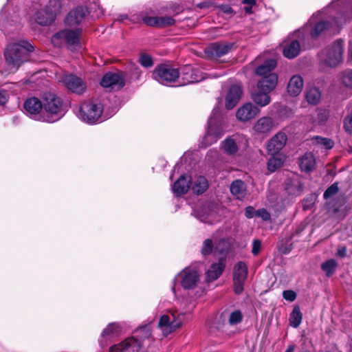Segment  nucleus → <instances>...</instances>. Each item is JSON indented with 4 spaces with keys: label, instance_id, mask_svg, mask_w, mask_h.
Instances as JSON below:
<instances>
[{
    "label": "nucleus",
    "instance_id": "nucleus-35",
    "mask_svg": "<svg viewBox=\"0 0 352 352\" xmlns=\"http://www.w3.org/2000/svg\"><path fill=\"white\" fill-rule=\"evenodd\" d=\"M276 66V61L275 59L269 58L256 69L255 73L256 75L263 77L269 74H274L272 71L274 69Z\"/></svg>",
    "mask_w": 352,
    "mask_h": 352
},
{
    "label": "nucleus",
    "instance_id": "nucleus-5",
    "mask_svg": "<svg viewBox=\"0 0 352 352\" xmlns=\"http://www.w3.org/2000/svg\"><path fill=\"white\" fill-rule=\"evenodd\" d=\"M44 113L38 119L41 122H54L63 116L62 101L54 94H45L43 98Z\"/></svg>",
    "mask_w": 352,
    "mask_h": 352
},
{
    "label": "nucleus",
    "instance_id": "nucleus-24",
    "mask_svg": "<svg viewBox=\"0 0 352 352\" xmlns=\"http://www.w3.org/2000/svg\"><path fill=\"white\" fill-rule=\"evenodd\" d=\"M242 94V90L239 85H232L228 90L225 99V105L228 109H231L236 106Z\"/></svg>",
    "mask_w": 352,
    "mask_h": 352
},
{
    "label": "nucleus",
    "instance_id": "nucleus-62",
    "mask_svg": "<svg viewBox=\"0 0 352 352\" xmlns=\"http://www.w3.org/2000/svg\"><path fill=\"white\" fill-rule=\"evenodd\" d=\"M287 190H288L289 193H292V194H298V192H300V189H298V190H297V191H298V192H294L292 190H291V189H290L289 188H288V187L287 188Z\"/></svg>",
    "mask_w": 352,
    "mask_h": 352
},
{
    "label": "nucleus",
    "instance_id": "nucleus-8",
    "mask_svg": "<svg viewBox=\"0 0 352 352\" xmlns=\"http://www.w3.org/2000/svg\"><path fill=\"white\" fill-rule=\"evenodd\" d=\"M307 40L304 32L296 30L284 42L283 55L287 58H294L299 55Z\"/></svg>",
    "mask_w": 352,
    "mask_h": 352
},
{
    "label": "nucleus",
    "instance_id": "nucleus-59",
    "mask_svg": "<svg viewBox=\"0 0 352 352\" xmlns=\"http://www.w3.org/2000/svg\"><path fill=\"white\" fill-rule=\"evenodd\" d=\"M349 61L352 64V43L349 47Z\"/></svg>",
    "mask_w": 352,
    "mask_h": 352
},
{
    "label": "nucleus",
    "instance_id": "nucleus-51",
    "mask_svg": "<svg viewBox=\"0 0 352 352\" xmlns=\"http://www.w3.org/2000/svg\"><path fill=\"white\" fill-rule=\"evenodd\" d=\"M242 3L245 5L244 10L246 14H251L252 12V8L256 5V0H243Z\"/></svg>",
    "mask_w": 352,
    "mask_h": 352
},
{
    "label": "nucleus",
    "instance_id": "nucleus-50",
    "mask_svg": "<svg viewBox=\"0 0 352 352\" xmlns=\"http://www.w3.org/2000/svg\"><path fill=\"white\" fill-rule=\"evenodd\" d=\"M283 297L287 301L293 302L296 298V294L293 290H285L283 292Z\"/></svg>",
    "mask_w": 352,
    "mask_h": 352
},
{
    "label": "nucleus",
    "instance_id": "nucleus-39",
    "mask_svg": "<svg viewBox=\"0 0 352 352\" xmlns=\"http://www.w3.org/2000/svg\"><path fill=\"white\" fill-rule=\"evenodd\" d=\"M314 144L322 146L326 149H331L334 145V142L331 139L322 138L320 136H315L311 139Z\"/></svg>",
    "mask_w": 352,
    "mask_h": 352
},
{
    "label": "nucleus",
    "instance_id": "nucleus-54",
    "mask_svg": "<svg viewBox=\"0 0 352 352\" xmlns=\"http://www.w3.org/2000/svg\"><path fill=\"white\" fill-rule=\"evenodd\" d=\"M261 248V243L258 240H254L253 241L252 252L254 255H257Z\"/></svg>",
    "mask_w": 352,
    "mask_h": 352
},
{
    "label": "nucleus",
    "instance_id": "nucleus-21",
    "mask_svg": "<svg viewBox=\"0 0 352 352\" xmlns=\"http://www.w3.org/2000/svg\"><path fill=\"white\" fill-rule=\"evenodd\" d=\"M275 127V122L271 117L263 116L254 123L253 131L257 135L267 136Z\"/></svg>",
    "mask_w": 352,
    "mask_h": 352
},
{
    "label": "nucleus",
    "instance_id": "nucleus-33",
    "mask_svg": "<svg viewBox=\"0 0 352 352\" xmlns=\"http://www.w3.org/2000/svg\"><path fill=\"white\" fill-rule=\"evenodd\" d=\"M316 158L313 153H306L300 159V167L302 171L310 172L315 168Z\"/></svg>",
    "mask_w": 352,
    "mask_h": 352
},
{
    "label": "nucleus",
    "instance_id": "nucleus-13",
    "mask_svg": "<svg viewBox=\"0 0 352 352\" xmlns=\"http://www.w3.org/2000/svg\"><path fill=\"white\" fill-rule=\"evenodd\" d=\"M61 8L62 3L60 0H50L45 10L36 13V23L42 25H50L54 20V16L60 12Z\"/></svg>",
    "mask_w": 352,
    "mask_h": 352
},
{
    "label": "nucleus",
    "instance_id": "nucleus-23",
    "mask_svg": "<svg viewBox=\"0 0 352 352\" xmlns=\"http://www.w3.org/2000/svg\"><path fill=\"white\" fill-rule=\"evenodd\" d=\"M259 113L260 109L258 107L251 102H247L238 109L236 116L239 120L247 122L253 119Z\"/></svg>",
    "mask_w": 352,
    "mask_h": 352
},
{
    "label": "nucleus",
    "instance_id": "nucleus-27",
    "mask_svg": "<svg viewBox=\"0 0 352 352\" xmlns=\"http://www.w3.org/2000/svg\"><path fill=\"white\" fill-rule=\"evenodd\" d=\"M278 82V76L276 74H269L268 75L262 77V78L257 82L258 89L270 93L273 91Z\"/></svg>",
    "mask_w": 352,
    "mask_h": 352
},
{
    "label": "nucleus",
    "instance_id": "nucleus-16",
    "mask_svg": "<svg viewBox=\"0 0 352 352\" xmlns=\"http://www.w3.org/2000/svg\"><path fill=\"white\" fill-rule=\"evenodd\" d=\"M100 85L109 91L119 90L125 85L124 74L121 72H107L101 79Z\"/></svg>",
    "mask_w": 352,
    "mask_h": 352
},
{
    "label": "nucleus",
    "instance_id": "nucleus-47",
    "mask_svg": "<svg viewBox=\"0 0 352 352\" xmlns=\"http://www.w3.org/2000/svg\"><path fill=\"white\" fill-rule=\"evenodd\" d=\"M328 118V113L325 110H319L317 112V119L315 121L318 124H323Z\"/></svg>",
    "mask_w": 352,
    "mask_h": 352
},
{
    "label": "nucleus",
    "instance_id": "nucleus-49",
    "mask_svg": "<svg viewBox=\"0 0 352 352\" xmlns=\"http://www.w3.org/2000/svg\"><path fill=\"white\" fill-rule=\"evenodd\" d=\"M220 11L226 14L228 18L232 17L234 14L233 9L228 5H221L219 6Z\"/></svg>",
    "mask_w": 352,
    "mask_h": 352
},
{
    "label": "nucleus",
    "instance_id": "nucleus-57",
    "mask_svg": "<svg viewBox=\"0 0 352 352\" xmlns=\"http://www.w3.org/2000/svg\"><path fill=\"white\" fill-rule=\"evenodd\" d=\"M346 249L344 247L340 248L338 250V252H337L338 255L341 256V257L345 256H346Z\"/></svg>",
    "mask_w": 352,
    "mask_h": 352
},
{
    "label": "nucleus",
    "instance_id": "nucleus-41",
    "mask_svg": "<svg viewBox=\"0 0 352 352\" xmlns=\"http://www.w3.org/2000/svg\"><path fill=\"white\" fill-rule=\"evenodd\" d=\"M337 266V263L334 259H330L323 263L321 265L322 270L329 276L333 274Z\"/></svg>",
    "mask_w": 352,
    "mask_h": 352
},
{
    "label": "nucleus",
    "instance_id": "nucleus-38",
    "mask_svg": "<svg viewBox=\"0 0 352 352\" xmlns=\"http://www.w3.org/2000/svg\"><path fill=\"white\" fill-rule=\"evenodd\" d=\"M302 315L298 306H295L289 317V323L294 328L299 327L302 322Z\"/></svg>",
    "mask_w": 352,
    "mask_h": 352
},
{
    "label": "nucleus",
    "instance_id": "nucleus-44",
    "mask_svg": "<svg viewBox=\"0 0 352 352\" xmlns=\"http://www.w3.org/2000/svg\"><path fill=\"white\" fill-rule=\"evenodd\" d=\"M158 28H165L175 23V19L171 16H158Z\"/></svg>",
    "mask_w": 352,
    "mask_h": 352
},
{
    "label": "nucleus",
    "instance_id": "nucleus-61",
    "mask_svg": "<svg viewBox=\"0 0 352 352\" xmlns=\"http://www.w3.org/2000/svg\"><path fill=\"white\" fill-rule=\"evenodd\" d=\"M295 347L294 345H290L287 347L285 352H294Z\"/></svg>",
    "mask_w": 352,
    "mask_h": 352
},
{
    "label": "nucleus",
    "instance_id": "nucleus-30",
    "mask_svg": "<svg viewBox=\"0 0 352 352\" xmlns=\"http://www.w3.org/2000/svg\"><path fill=\"white\" fill-rule=\"evenodd\" d=\"M269 94L265 91L261 90V89H258L256 87V89L251 94V99L256 104V107H264L271 102Z\"/></svg>",
    "mask_w": 352,
    "mask_h": 352
},
{
    "label": "nucleus",
    "instance_id": "nucleus-43",
    "mask_svg": "<svg viewBox=\"0 0 352 352\" xmlns=\"http://www.w3.org/2000/svg\"><path fill=\"white\" fill-rule=\"evenodd\" d=\"M213 250V243L211 239H207L203 242L201 249V253L204 256H206L212 253Z\"/></svg>",
    "mask_w": 352,
    "mask_h": 352
},
{
    "label": "nucleus",
    "instance_id": "nucleus-6",
    "mask_svg": "<svg viewBox=\"0 0 352 352\" xmlns=\"http://www.w3.org/2000/svg\"><path fill=\"white\" fill-rule=\"evenodd\" d=\"M138 332L141 334L140 339H136L134 337L128 338L118 344L112 345L109 352H139L142 346V340L149 338L151 333L148 325L141 327Z\"/></svg>",
    "mask_w": 352,
    "mask_h": 352
},
{
    "label": "nucleus",
    "instance_id": "nucleus-55",
    "mask_svg": "<svg viewBox=\"0 0 352 352\" xmlns=\"http://www.w3.org/2000/svg\"><path fill=\"white\" fill-rule=\"evenodd\" d=\"M8 94L6 90L0 89V105L5 104L8 100Z\"/></svg>",
    "mask_w": 352,
    "mask_h": 352
},
{
    "label": "nucleus",
    "instance_id": "nucleus-22",
    "mask_svg": "<svg viewBox=\"0 0 352 352\" xmlns=\"http://www.w3.org/2000/svg\"><path fill=\"white\" fill-rule=\"evenodd\" d=\"M287 135L283 132H278L275 134L267 144V151L271 155H276L283 148L287 142Z\"/></svg>",
    "mask_w": 352,
    "mask_h": 352
},
{
    "label": "nucleus",
    "instance_id": "nucleus-18",
    "mask_svg": "<svg viewBox=\"0 0 352 352\" xmlns=\"http://www.w3.org/2000/svg\"><path fill=\"white\" fill-rule=\"evenodd\" d=\"M59 82H63L68 89L74 93L80 94L84 92L86 86L84 82L72 74H62L58 77Z\"/></svg>",
    "mask_w": 352,
    "mask_h": 352
},
{
    "label": "nucleus",
    "instance_id": "nucleus-1",
    "mask_svg": "<svg viewBox=\"0 0 352 352\" xmlns=\"http://www.w3.org/2000/svg\"><path fill=\"white\" fill-rule=\"evenodd\" d=\"M344 1L338 0L336 2H333L327 9L314 14L307 24L299 29V30H301V32L305 33L307 41L309 36L316 38L329 28L338 29L346 21V19L342 16V13H338V16L333 19V22L331 23L330 25L329 22L323 21V16H322L324 12L327 13L328 10L343 3Z\"/></svg>",
    "mask_w": 352,
    "mask_h": 352
},
{
    "label": "nucleus",
    "instance_id": "nucleus-42",
    "mask_svg": "<svg viewBox=\"0 0 352 352\" xmlns=\"http://www.w3.org/2000/svg\"><path fill=\"white\" fill-rule=\"evenodd\" d=\"M243 315L239 310L232 311L229 316L228 322L230 325H236L242 321Z\"/></svg>",
    "mask_w": 352,
    "mask_h": 352
},
{
    "label": "nucleus",
    "instance_id": "nucleus-64",
    "mask_svg": "<svg viewBox=\"0 0 352 352\" xmlns=\"http://www.w3.org/2000/svg\"><path fill=\"white\" fill-rule=\"evenodd\" d=\"M124 19H126V16H122V18L120 19V21L124 20Z\"/></svg>",
    "mask_w": 352,
    "mask_h": 352
},
{
    "label": "nucleus",
    "instance_id": "nucleus-46",
    "mask_svg": "<svg viewBox=\"0 0 352 352\" xmlns=\"http://www.w3.org/2000/svg\"><path fill=\"white\" fill-rule=\"evenodd\" d=\"M338 191V186L337 184H333L329 186L324 192V198L327 199L331 196L336 195Z\"/></svg>",
    "mask_w": 352,
    "mask_h": 352
},
{
    "label": "nucleus",
    "instance_id": "nucleus-53",
    "mask_svg": "<svg viewBox=\"0 0 352 352\" xmlns=\"http://www.w3.org/2000/svg\"><path fill=\"white\" fill-rule=\"evenodd\" d=\"M256 216L261 217L266 221L270 219V213L265 209H260L256 211Z\"/></svg>",
    "mask_w": 352,
    "mask_h": 352
},
{
    "label": "nucleus",
    "instance_id": "nucleus-31",
    "mask_svg": "<svg viewBox=\"0 0 352 352\" xmlns=\"http://www.w3.org/2000/svg\"><path fill=\"white\" fill-rule=\"evenodd\" d=\"M225 269L223 260H220L217 263L212 264L206 272V278L208 282L217 280Z\"/></svg>",
    "mask_w": 352,
    "mask_h": 352
},
{
    "label": "nucleus",
    "instance_id": "nucleus-29",
    "mask_svg": "<svg viewBox=\"0 0 352 352\" xmlns=\"http://www.w3.org/2000/svg\"><path fill=\"white\" fill-rule=\"evenodd\" d=\"M232 45V43H212L207 48L206 52L211 56L221 57L228 54Z\"/></svg>",
    "mask_w": 352,
    "mask_h": 352
},
{
    "label": "nucleus",
    "instance_id": "nucleus-32",
    "mask_svg": "<svg viewBox=\"0 0 352 352\" xmlns=\"http://www.w3.org/2000/svg\"><path fill=\"white\" fill-rule=\"evenodd\" d=\"M230 188L232 195L239 200L243 199L247 195L245 184L241 180L234 181Z\"/></svg>",
    "mask_w": 352,
    "mask_h": 352
},
{
    "label": "nucleus",
    "instance_id": "nucleus-11",
    "mask_svg": "<svg viewBox=\"0 0 352 352\" xmlns=\"http://www.w3.org/2000/svg\"><path fill=\"white\" fill-rule=\"evenodd\" d=\"M248 146L247 138L242 134H234L225 139L221 144V149L229 155H234L239 151L245 150Z\"/></svg>",
    "mask_w": 352,
    "mask_h": 352
},
{
    "label": "nucleus",
    "instance_id": "nucleus-9",
    "mask_svg": "<svg viewBox=\"0 0 352 352\" xmlns=\"http://www.w3.org/2000/svg\"><path fill=\"white\" fill-rule=\"evenodd\" d=\"M180 284L184 289L190 290L197 288L200 284V275L197 270L188 267L181 271L173 280V283ZM173 293H175V285L172 287Z\"/></svg>",
    "mask_w": 352,
    "mask_h": 352
},
{
    "label": "nucleus",
    "instance_id": "nucleus-36",
    "mask_svg": "<svg viewBox=\"0 0 352 352\" xmlns=\"http://www.w3.org/2000/svg\"><path fill=\"white\" fill-rule=\"evenodd\" d=\"M305 98L308 103L311 104H316L321 98L320 90L316 87H310L305 92Z\"/></svg>",
    "mask_w": 352,
    "mask_h": 352
},
{
    "label": "nucleus",
    "instance_id": "nucleus-7",
    "mask_svg": "<svg viewBox=\"0 0 352 352\" xmlns=\"http://www.w3.org/2000/svg\"><path fill=\"white\" fill-rule=\"evenodd\" d=\"M80 31L79 29H65L56 33L52 37V43L56 47L67 46L71 50H76L80 47Z\"/></svg>",
    "mask_w": 352,
    "mask_h": 352
},
{
    "label": "nucleus",
    "instance_id": "nucleus-63",
    "mask_svg": "<svg viewBox=\"0 0 352 352\" xmlns=\"http://www.w3.org/2000/svg\"><path fill=\"white\" fill-rule=\"evenodd\" d=\"M0 24L4 25L3 14L2 13L0 14Z\"/></svg>",
    "mask_w": 352,
    "mask_h": 352
},
{
    "label": "nucleus",
    "instance_id": "nucleus-12",
    "mask_svg": "<svg viewBox=\"0 0 352 352\" xmlns=\"http://www.w3.org/2000/svg\"><path fill=\"white\" fill-rule=\"evenodd\" d=\"M218 113L219 109L214 108L208 120V128L206 134L201 142V146L203 147H207L216 142L224 133L222 128L219 125L215 124L216 116Z\"/></svg>",
    "mask_w": 352,
    "mask_h": 352
},
{
    "label": "nucleus",
    "instance_id": "nucleus-15",
    "mask_svg": "<svg viewBox=\"0 0 352 352\" xmlns=\"http://www.w3.org/2000/svg\"><path fill=\"white\" fill-rule=\"evenodd\" d=\"M248 272V266L244 262L239 261L234 265L232 270V280L235 294H240L243 292Z\"/></svg>",
    "mask_w": 352,
    "mask_h": 352
},
{
    "label": "nucleus",
    "instance_id": "nucleus-26",
    "mask_svg": "<svg viewBox=\"0 0 352 352\" xmlns=\"http://www.w3.org/2000/svg\"><path fill=\"white\" fill-rule=\"evenodd\" d=\"M304 81L301 76L294 75L288 82L287 91L289 96H297L301 93Z\"/></svg>",
    "mask_w": 352,
    "mask_h": 352
},
{
    "label": "nucleus",
    "instance_id": "nucleus-56",
    "mask_svg": "<svg viewBox=\"0 0 352 352\" xmlns=\"http://www.w3.org/2000/svg\"><path fill=\"white\" fill-rule=\"evenodd\" d=\"M245 215L248 219L252 218L254 215H256V211L254 208L252 206L247 207L245 210Z\"/></svg>",
    "mask_w": 352,
    "mask_h": 352
},
{
    "label": "nucleus",
    "instance_id": "nucleus-17",
    "mask_svg": "<svg viewBox=\"0 0 352 352\" xmlns=\"http://www.w3.org/2000/svg\"><path fill=\"white\" fill-rule=\"evenodd\" d=\"M218 210L214 204H206L195 212V217L204 223L212 224L219 221Z\"/></svg>",
    "mask_w": 352,
    "mask_h": 352
},
{
    "label": "nucleus",
    "instance_id": "nucleus-4",
    "mask_svg": "<svg viewBox=\"0 0 352 352\" xmlns=\"http://www.w3.org/2000/svg\"><path fill=\"white\" fill-rule=\"evenodd\" d=\"M344 53V42L339 39L327 45L319 54L321 64L336 67L342 63Z\"/></svg>",
    "mask_w": 352,
    "mask_h": 352
},
{
    "label": "nucleus",
    "instance_id": "nucleus-14",
    "mask_svg": "<svg viewBox=\"0 0 352 352\" xmlns=\"http://www.w3.org/2000/svg\"><path fill=\"white\" fill-rule=\"evenodd\" d=\"M153 78L162 85H168L175 82L179 76L177 69L170 65L162 64L157 66L153 71Z\"/></svg>",
    "mask_w": 352,
    "mask_h": 352
},
{
    "label": "nucleus",
    "instance_id": "nucleus-20",
    "mask_svg": "<svg viewBox=\"0 0 352 352\" xmlns=\"http://www.w3.org/2000/svg\"><path fill=\"white\" fill-rule=\"evenodd\" d=\"M23 106L27 113L36 120L40 121L38 117L45 115L43 101H40L37 98L27 99Z\"/></svg>",
    "mask_w": 352,
    "mask_h": 352
},
{
    "label": "nucleus",
    "instance_id": "nucleus-45",
    "mask_svg": "<svg viewBox=\"0 0 352 352\" xmlns=\"http://www.w3.org/2000/svg\"><path fill=\"white\" fill-rule=\"evenodd\" d=\"M139 62L144 67H150L153 65L151 56L146 54L140 55Z\"/></svg>",
    "mask_w": 352,
    "mask_h": 352
},
{
    "label": "nucleus",
    "instance_id": "nucleus-37",
    "mask_svg": "<svg viewBox=\"0 0 352 352\" xmlns=\"http://www.w3.org/2000/svg\"><path fill=\"white\" fill-rule=\"evenodd\" d=\"M338 78L343 86L352 89V69H347L340 72Z\"/></svg>",
    "mask_w": 352,
    "mask_h": 352
},
{
    "label": "nucleus",
    "instance_id": "nucleus-58",
    "mask_svg": "<svg viewBox=\"0 0 352 352\" xmlns=\"http://www.w3.org/2000/svg\"><path fill=\"white\" fill-rule=\"evenodd\" d=\"M217 151H214V150H210L208 152V154H207V156L210 158H212V157H214L217 155Z\"/></svg>",
    "mask_w": 352,
    "mask_h": 352
},
{
    "label": "nucleus",
    "instance_id": "nucleus-60",
    "mask_svg": "<svg viewBox=\"0 0 352 352\" xmlns=\"http://www.w3.org/2000/svg\"><path fill=\"white\" fill-rule=\"evenodd\" d=\"M202 79H203V78H201L200 79H199V78H197L191 77V79L188 80V82L192 83V82H199V81H200Z\"/></svg>",
    "mask_w": 352,
    "mask_h": 352
},
{
    "label": "nucleus",
    "instance_id": "nucleus-48",
    "mask_svg": "<svg viewBox=\"0 0 352 352\" xmlns=\"http://www.w3.org/2000/svg\"><path fill=\"white\" fill-rule=\"evenodd\" d=\"M158 16H144L142 18L143 22L148 26H155L158 28Z\"/></svg>",
    "mask_w": 352,
    "mask_h": 352
},
{
    "label": "nucleus",
    "instance_id": "nucleus-52",
    "mask_svg": "<svg viewBox=\"0 0 352 352\" xmlns=\"http://www.w3.org/2000/svg\"><path fill=\"white\" fill-rule=\"evenodd\" d=\"M344 127L347 132L352 134V113L344 118Z\"/></svg>",
    "mask_w": 352,
    "mask_h": 352
},
{
    "label": "nucleus",
    "instance_id": "nucleus-25",
    "mask_svg": "<svg viewBox=\"0 0 352 352\" xmlns=\"http://www.w3.org/2000/svg\"><path fill=\"white\" fill-rule=\"evenodd\" d=\"M87 14L83 7H77L72 10L66 16L65 23L68 26H74L79 24Z\"/></svg>",
    "mask_w": 352,
    "mask_h": 352
},
{
    "label": "nucleus",
    "instance_id": "nucleus-34",
    "mask_svg": "<svg viewBox=\"0 0 352 352\" xmlns=\"http://www.w3.org/2000/svg\"><path fill=\"white\" fill-rule=\"evenodd\" d=\"M192 190L197 195L202 194L208 188V180L204 176H195L191 179Z\"/></svg>",
    "mask_w": 352,
    "mask_h": 352
},
{
    "label": "nucleus",
    "instance_id": "nucleus-40",
    "mask_svg": "<svg viewBox=\"0 0 352 352\" xmlns=\"http://www.w3.org/2000/svg\"><path fill=\"white\" fill-rule=\"evenodd\" d=\"M272 155L267 162V167L269 170L274 172L282 166L284 160L280 156H275V155Z\"/></svg>",
    "mask_w": 352,
    "mask_h": 352
},
{
    "label": "nucleus",
    "instance_id": "nucleus-28",
    "mask_svg": "<svg viewBox=\"0 0 352 352\" xmlns=\"http://www.w3.org/2000/svg\"><path fill=\"white\" fill-rule=\"evenodd\" d=\"M191 184V178L187 175H181L180 177L173 184V191L177 196L186 194Z\"/></svg>",
    "mask_w": 352,
    "mask_h": 352
},
{
    "label": "nucleus",
    "instance_id": "nucleus-2",
    "mask_svg": "<svg viewBox=\"0 0 352 352\" xmlns=\"http://www.w3.org/2000/svg\"><path fill=\"white\" fill-rule=\"evenodd\" d=\"M33 49V46L25 41L8 45L4 52V56L12 72H16L19 66L27 60L28 52H32Z\"/></svg>",
    "mask_w": 352,
    "mask_h": 352
},
{
    "label": "nucleus",
    "instance_id": "nucleus-10",
    "mask_svg": "<svg viewBox=\"0 0 352 352\" xmlns=\"http://www.w3.org/2000/svg\"><path fill=\"white\" fill-rule=\"evenodd\" d=\"M102 111L103 106L100 102H85L80 106L78 117L86 123L95 124L106 119L102 118Z\"/></svg>",
    "mask_w": 352,
    "mask_h": 352
},
{
    "label": "nucleus",
    "instance_id": "nucleus-19",
    "mask_svg": "<svg viewBox=\"0 0 352 352\" xmlns=\"http://www.w3.org/2000/svg\"><path fill=\"white\" fill-rule=\"evenodd\" d=\"M123 327L118 322L109 323L101 332L99 338V344L102 347H104L107 344L109 340L119 336L122 332Z\"/></svg>",
    "mask_w": 352,
    "mask_h": 352
},
{
    "label": "nucleus",
    "instance_id": "nucleus-3",
    "mask_svg": "<svg viewBox=\"0 0 352 352\" xmlns=\"http://www.w3.org/2000/svg\"><path fill=\"white\" fill-rule=\"evenodd\" d=\"M184 307L177 308L174 311L161 316L158 322V328L162 331L164 336H168L180 327L184 315L190 311V309L186 307L187 302L184 301Z\"/></svg>",
    "mask_w": 352,
    "mask_h": 352
}]
</instances>
